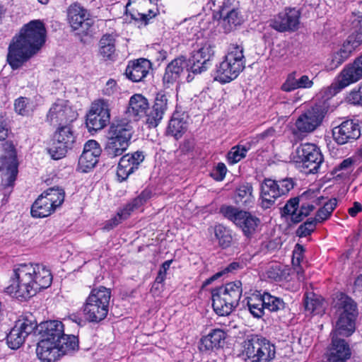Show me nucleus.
I'll return each mask as SVG.
<instances>
[{
	"label": "nucleus",
	"instance_id": "nucleus-57",
	"mask_svg": "<svg viewBox=\"0 0 362 362\" xmlns=\"http://www.w3.org/2000/svg\"><path fill=\"white\" fill-rule=\"evenodd\" d=\"M119 88L114 79H109L103 89V93L107 96H112L117 93Z\"/></svg>",
	"mask_w": 362,
	"mask_h": 362
},
{
	"label": "nucleus",
	"instance_id": "nucleus-19",
	"mask_svg": "<svg viewBox=\"0 0 362 362\" xmlns=\"http://www.w3.org/2000/svg\"><path fill=\"white\" fill-rule=\"evenodd\" d=\"M214 54V51L209 44H204L199 49L194 50L189 59L190 66L187 71L193 74H200L206 71L211 65V59Z\"/></svg>",
	"mask_w": 362,
	"mask_h": 362
},
{
	"label": "nucleus",
	"instance_id": "nucleus-52",
	"mask_svg": "<svg viewBox=\"0 0 362 362\" xmlns=\"http://www.w3.org/2000/svg\"><path fill=\"white\" fill-rule=\"evenodd\" d=\"M316 220L308 219L305 222L299 226L296 231V235L302 238L310 235L315 229Z\"/></svg>",
	"mask_w": 362,
	"mask_h": 362
},
{
	"label": "nucleus",
	"instance_id": "nucleus-11",
	"mask_svg": "<svg viewBox=\"0 0 362 362\" xmlns=\"http://www.w3.org/2000/svg\"><path fill=\"white\" fill-rule=\"evenodd\" d=\"M76 144V135L70 124L59 126L54 134L52 146L48 152L54 160L64 158Z\"/></svg>",
	"mask_w": 362,
	"mask_h": 362
},
{
	"label": "nucleus",
	"instance_id": "nucleus-53",
	"mask_svg": "<svg viewBox=\"0 0 362 362\" xmlns=\"http://www.w3.org/2000/svg\"><path fill=\"white\" fill-rule=\"evenodd\" d=\"M351 29L354 30L351 35H362V12H353L350 17Z\"/></svg>",
	"mask_w": 362,
	"mask_h": 362
},
{
	"label": "nucleus",
	"instance_id": "nucleus-58",
	"mask_svg": "<svg viewBox=\"0 0 362 362\" xmlns=\"http://www.w3.org/2000/svg\"><path fill=\"white\" fill-rule=\"evenodd\" d=\"M83 151H90L93 154L100 155V148L98 143L95 140H89L85 144Z\"/></svg>",
	"mask_w": 362,
	"mask_h": 362
},
{
	"label": "nucleus",
	"instance_id": "nucleus-42",
	"mask_svg": "<svg viewBox=\"0 0 362 362\" xmlns=\"http://www.w3.org/2000/svg\"><path fill=\"white\" fill-rule=\"evenodd\" d=\"M322 204L323 206L317 211L315 218H311L313 220H316V223H322L329 218L337 205V199L332 198L326 202H322Z\"/></svg>",
	"mask_w": 362,
	"mask_h": 362
},
{
	"label": "nucleus",
	"instance_id": "nucleus-63",
	"mask_svg": "<svg viewBox=\"0 0 362 362\" xmlns=\"http://www.w3.org/2000/svg\"><path fill=\"white\" fill-rule=\"evenodd\" d=\"M242 268V264L238 262H233L229 264L223 270V274L228 272H233L239 269Z\"/></svg>",
	"mask_w": 362,
	"mask_h": 362
},
{
	"label": "nucleus",
	"instance_id": "nucleus-8",
	"mask_svg": "<svg viewBox=\"0 0 362 362\" xmlns=\"http://www.w3.org/2000/svg\"><path fill=\"white\" fill-rule=\"evenodd\" d=\"M243 347V353L250 362H271L275 358V346L260 335L247 336Z\"/></svg>",
	"mask_w": 362,
	"mask_h": 362
},
{
	"label": "nucleus",
	"instance_id": "nucleus-24",
	"mask_svg": "<svg viewBox=\"0 0 362 362\" xmlns=\"http://www.w3.org/2000/svg\"><path fill=\"white\" fill-rule=\"evenodd\" d=\"M151 191L147 189L144 190L137 197L127 204L119 212L117 213L119 219L116 217L111 219L105 228L107 229L112 228L120 223V220L127 219L134 209H138L146 203L147 200L151 198Z\"/></svg>",
	"mask_w": 362,
	"mask_h": 362
},
{
	"label": "nucleus",
	"instance_id": "nucleus-10",
	"mask_svg": "<svg viewBox=\"0 0 362 362\" xmlns=\"http://www.w3.org/2000/svg\"><path fill=\"white\" fill-rule=\"evenodd\" d=\"M295 163L307 170V173H316L323 162V156L320 148L313 144H300L293 156Z\"/></svg>",
	"mask_w": 362,
	"mask_h": 362
},
{
	"label": "nucleus",
	"instance_id": "nucleus-23",
	"mask_svg": "<svg viewBox=\"0 0 362 362\" xmlns=\"http://www.w3.org/2000/svg\"><path fill=\"white\" fill-rule=\"evenodd\" d=\"M362 43V35H350L344 42L341 48L333 55L332 67H337L344 63L352 52Z\"/></svg>",
	"mask_w": 362,
	"mask_h": 362
},
{
	"label": "nucleus",
	"instance_id": "nucleus-60",
	"mask_svg": "<svg viewBox=\"0 0 362 362\" xmlns=\"http://www.w3.org/2000/svg\"><path fill=\"white\" fill-rule=\"evenodd\" d=\"M26 98H20L17 99L15 102L14 107L15 110L18 114L20 115H25V108H26V103H25Z\"/></svg>",
	"mask_w": 362,
	"mask_h": 362
},
{
	"label": "nucleus",
	"instance_id": "nucleus-2",
	"mask_svg": "<svg viewBox=\"0 0 362 362\" xmlns=\"http://www.w3.org/2000/svg\"><path fill=\"white\" fill-rule=\"evenodd\" d=\"M41 327L42 339L37 343L36 354L42 362H54L60 356L78 349V338L65 334L62 322L47 321Z\"/></svg>",
	"mask_w": 362,
	"mask_h": 362
},
{
	"label": "nucleus",
	"instance_id": "nucleus-18",
	"mask_svg": "<svg viewBox=\"0 0 362 362\" xmlns=\"http://www.w3.org/2000/svg\"><path fill=\"white\" fill-rule=\"evenodd\" d=\"M77 112L64 100H57L50 107L47 120L50 124H70L77 118Z\"/></svg>",
	"mask_w": 362,
	"mask_h": 362
},
{
	"label": "nucleus",
	"instance_id": "nucleus-21",
	"mask_svg": "<svg viewBox=\"0 0 362 362\" xmlns=\"http://www.w3.org/2000/svg\"><path fill=\"white\" fill-rule=\"evenodd\" d=\"M315 205L310 203H301L299 208L298 197H293L288 199L285 206L281 209V215L282 217L288 216H291V221L293 223H298L303 220L304 218L310 215L315 209Z\"/></svg>",
	"mask_w": 362,
	"mask_h": 362
},
{
	"label": "nucleus",
	"instance_id": "nucleus-56",
	"mask_svg": "<svg viewBox=\"0 0 362 362\" xmlns=\"http://www.w3.org/2000/svg\"><path fill=\"white\" fill-rule=\"evenodd\" d=\"M347 100L353 105H362V85L358 90H354L349 93Z\"/></svg>",
	"mask_w": 362,
	"mask_h": 362
},
{
	"label": "nucleus",
	"instance_id": "nucleus-26",
	"mask_svg": "<svg viewBox=\"0 0 362 362\" xmlns=\"http://www.w3.org/2000/svg\"><path fill=\"white\" fill-rule=\"evenodd\" d=\"M133 133V127L129 122L125 119L117 120L111 124L107 139L120 141L123 140L125 143L130 144Z\"/></svg>",
	"mask_w": 362,
	"mask_h": 362
},
{
	"label": "nucleus",
	"instance_id": "nucleus-43",
	"mask_svg": "<svg viewBox=\"0 0 362 362\" xmlns=\"http://www.w3.org/2000/svg\"><path fill=\"white\" fill-rule=\"evenodd\" d=\"M54 207L59 206L64 200V192L59 187H50L42 194Z\"/></svg>",
	"mask_w": 362,
	"mask_h": 362
},
{
	"label": "nucleus",
	"instance_id": "nucleus-44",
	"mask_svg": "<svg viewBox=\"0 0 362 362\" xmlns=\"http://www.w3.org/2000/svg\"><path fill=\"white\" fill-rule=\"evenodd\" d=\"M100 155L93 154L90 151H83L78 159V166L81 170L84 173L88 172L94 166L98 161V157Z\"/></svg>",
	"mask_w": 362,
	"mask_h": 362
},
{
	"label": "nucleus",
	"instance_id": "nucleus-25",
	"mask_svg": "<svg viewBox=\"0 0 362 362\" xmlns=\"http://www.w3.org/2000/svg\"><path fill=\"white\" fill-rule=\"evenodd\" d=\"M151 191L147 189L144 190L137 197L127 204L119 212L117 213L119 219L116 217L111 219L105 228L107 229L112 228L120 223V220L127 219L134 209H138L146 203L147 200L151 198Z\"/></svg>",
	"mask_w": 362,
	"mask_h": 362
},
{
	"label": "nucleus",
	"instance_id": "nucleus-64",
	"mask_svg": "<svg viewBox=\"0 0 362 362\" xmlns=\"http://www.w3.org/2000/svg\"><path fill=\"white\" fill-rule=\"evenodd\" d=\"M353 164V160L351 158L344 160L337 167L338 170H346L349 168Z\"/></svg>",
	"mask_w": 362,
	"mask_h": 362
},
{
	"label": "nucleus",
	"instance_id": "nucleus-17",
	"mask_svg": "<svg viewBox=\"0 0 362 362\" xmlns=\"http://www.w3.org/2000/svg\"><path fill=\"white\" fill-rule=\"evenodd\" d=\"M300 12L296 8H286L269 21V26L278 32L296 31L300 24Z\"/></svg>",
	"mask_w": 362,
	"mask_h": 362
},
{
	"label": "nucleus",
	"instance_id": "nucleus-32",
	"mask_svg": "<svg viewBox=\"0 0 362 362\" xmlns=\"http://www.w3.org/2000/svg\"><path fill=\"white\" fill-rule=\"evenodd\" d=\"M357 316L338 315L336 323L334 334L343 337H349L351 335L356 329V319Z\"/></svg>",
	"mask_w": 362,
	"mask_h": 362
},
{
	"label": "nucleus",
	"instance_id": "nucleus-61",
	"mask_svg": "<svg viewBox=\"0 0 362 362\" xmlns=\"http://www.w3.org/2000/svg\"><path fill=\"white\" fill-rule=\"evenodd\" d=\"M304 252V248L300 244H296L295 247V250L293 251V259H292V264L295 266L296 261H301L303 259V252Z\"/></svg>",
	"mask_w": 362,
	"mask_h": 362
},
{
	"label": "nucleus",
	"instance_id": "nucleus-35",
	"mask_svg": "<svg viewBox=\"0 0 362 362\" xmlns=\"http://www.w3.org/2000/svg\"><path fill=\"white\" fill-rule=\"evenodd\" d=\"M56 208L49 202L42 194L40 195L31 207V214L35 218H43L49 216Z\"/></svg>",
	"mask_w": 362,
	"mask_h": 362
},
{
	"label": "nucleus",
	"instance_id": "nucleus-29",
	"mask_svg": "<svg viewBox=\"0 0 362 362\" xmlns=\"http://www.w3.org/2000/svg\"><path fill=\"white\" fill-rule=\"evenodd\" d=\"M334 308L338 315L358 316L357 303L349 296L343 293H337L334 299Z\"/></svg>",
	"mask_w": 362,
	"mask_h": 362
},
{
	"label": "nucleus",
	"instance_id": "nucleus-5",
	"mask_svg": "<svg viewBox=\"0 0 362 362\" xmlns=\"http://www.w3.org/2000/svg\"><path fill=\"white\" fill-rule=\"evenodd\" d=\"M242 283L235 281L212 290V307L220 316L230 315L238 305L242 296Z\"/></svg>",
	"mask_w": 362,
	"mask_h": 362
},
{
	"label": "nucleus",
	"instance_id": "nucleus-33",
	"mask_svg": "<svg viewBox=\"0 0 362 362\" xmlns=\"http://www.w3.org/2000/svg\"><path fill=\"white\" fill-rule=\"evenodd\" d=\"M115 41L116 35L113 33L105 34L100 38L99 52L105 60H112L114 59L116 51Z\"/></svg>",
	"mask_w": 362,
	"mask_h": 362
},
{
	"label": "nucleus",
	"instance_id": "nucleus-54",
	"mask_svg": "<svg viewBox=\"0 0 362 362\" xmlns=\"http://www.w3.org/2000/svg\"><path fill=\"white\" fill-rule=\"evenodd\" d=\"M127 158L129 157L130 159L127 160L131 167H132L133 173L138 169L139 165L143 162L144 160V156L141 151H136L133 153H127L125 155Z\"/></svg>",
	"mask_w": 362,
	"mask_h": 362
},
{
	"label": "nucleus",
	"instance_id": "nucleus-13",
	"mask_svg": "<svg viewBox=\"0 0 362 362\" xmlns=\"http://www.w3.org/2000/svg\"><path fill=\"white\" fill-rule=\"evenodd\" d=\"M362 78V54L352 64L346 66L329 87L331 95H336L342 89Z\"/></svg>",
	"mask_w": 362,
	"mask_h": 362
},
{
	"label": "nucleus",
	"instance_id": "nucleus-46",
	"mask_svg": "<svg viewBox=\"0 0 362 362\" xmlns=\"http://www.w3.org/2000/svg\"><path fill=\"white\" fill-rule=\"evenodd\" d=\"M252 187L251 185H245L240 186L235 196V202L236 204H242L247 205L252 202Z\"/></svg>",
	"mask_w": 362,
	"mask_h": 362
},
{
	"label": "nucleus",
	"instance_id": "nucleus-50",
	"mask_svg": "<svg viewBox=\"0 0 362 362\" xmlns=\"http://www.w3.org/2000/svg\"><path fill=\"white\" fill-rule=\"evenodd\" d=\"M249 148L243 145L233 146L228 153L227 158L230 163H236L246 156Z\"/></svg>",
	"mask_w": 362,
	"mask_h": 362
},
{
	"label": "nucleus",
	"instance_id": "nucleus-27",
	"mask_svg": "<svg viewBox=\"0 0 362 362\" xmlns=\"http://www.w3.org/2000/svg\"><path fill=\"white\" fill-rule=\"evenodd\" d=\"M151 69V62L145 58H140L129 62L125 74L133 82H139L146 76Z\"/></svg>",
	"mask_w": 362,
	"mask_h": 362
},
{
	"label": "nucleus",
	"instance_id": "nucleus-45",
	"mask_svg": "<svg viewBox=\"0 0 362 362\" xmlns=\"http://www.w3.org/2000/svg\"><path fill=\"white\" fill-rule=\"evenodd\" d=\"M214 234L220 246L223 248H226L230 245L232 242L230 232L223 225L218 224L215 226Z\"/></svg>",
	"mask_w": 362,
	"mask_h": 362
},
{
	"label": "nucleus",
	"instance_id": "nucleus-14",
	"mask_svg": "<svg viewBox=\"0 0 362 362\" xmlns=\"http://www.w3.org/2000/svg\"><path fill=\"white\" fill-rule=\"evenodd\" d=\"M67 18L71 27L78 31V35H87L91 32L93 20L79 3L74 2L69 6Z\"/></svg>",
	"mask_w": 362,
	"mask_h": 362
},
{
	"label": "nucleus",
	"instance_id": "nucleus-1",
	"mask_svg": "<svg viewBox=\"0 0 362 362\" xmlns=\"http://www.w3.org/2000/svg\"><path fill=\"white\" fill-rule=\"evenodd\" d=\"M52 275L45 265L23 263L16 265L11 284L6 291L19 300H27L36 293L50 286Z\"/></svg>",
	"mask_w": 362,
	"mask_h": 362
},
{
	"label": "nucleus",
	"instance_id": "nucleus-39",
	"mask_svg": "<svg viewBox=\"0 0 362 362\" xmlns=\"http://www.w3.org/2000/svg\"><path fill=\"white\" fill-rule=\"evenodd\" d=\"M186 130V121L183 118L173 116L168 126V134L175 137L176 139H178L182 137Z\"/></svg>",
	"mask_w": 362,
	"mask_h": 362
},
{
	"label": "nucleus",
	"instance_id": "nucleus-62",
	"mask_svg": "<svg viewBox=\"0 0 362 362\" xmlns=\"http://www.w3.org/2000/svg\"><path fill=\"white\" fill-rule=\"evenodd\" d=\"M361 211L362 205L359 202H355L353 206L349 209L348 212L351 217H355Z\"/></svg>",
	"mask_w": 362,
	"mask_h": 362
},
{
	"label": "nucleus",
	"instance_id": "nucleus-37",
	"mask_svg": "<svg viewBox=\"0 0 362 362\" xmlns=\"http://www.w3.org/2000/svg\"><path fill=\"white\" fill-rule=\"evenodd\" d=\"M247 305L250 313L256 318H260L265 314L263 294L253 293L247 297Z\"/></svg>",
	"mask_w": 362,
	"mask_h": 362
},
{
	"label": "nucleus",
	"instance_id": "nucleus-16",
	"mask_svg": "<svg viewBox=\"0 0 362 362\" xmlns=\"http://www.w3.org/2000/svg\"><path fill=\"white\" fill-rule=\"evenodd\" d=\"M37 327L36 322L28 317L18 320L6 336V342L11 349H18L26 337Z\"/></svg>",
	"mask_w": 362,
	"mask_h": 362
},
{
	"label": "nucleus",
	"instance_id": "nucleus-36",
	"mask_svg": "<svg viewBox=\"0 0 362 362\" xmlns=\"http://www.w3.org/2000/svg\"><path fill=\"white\" fill-rule=\"evenodd\" d=\"M152 2V0H129L128 3L126 5V13H127L129 11V7L134 4L135 8H133V13H130V16L132 19L135 21H144L145 23H147V21L152 17V11L151 9L148 10V13H141L139 11V9H141L140 6H149Z\"/></svg>",
	"mask_w": 362,
	"mask_h": 362
},
{
	"label": "nucleus",
	"instance_id": "nucleus-22",
	"mask_svg": "<svg viewBox=\"0 0 362 362\" xmlns=\"http://www.w3.org/2000/svg\"><path fill=\"white\" fill-rule=\"evenodd\" d=\"M334 141L340 145L353 142L361 136V128L358 122L352 119L344 121L332 129Z\"/></svg>",
	"mask_w": 362,
	"mask_h": 362
},
{
	"label": "nucleus",
	"instance_id": "nucleus-9",
	"mask_svg": "<svg viewBox=\"0 0 362 362\" xmlns=\"http://www.w3.org/2000/svg\"><path fill=\"white\" fill-rule=\"evenodd\" d=\"M294 181L291 178H284L279 180L265 178L261 184V206L264 209L271 208L276 200L286 195L294 187Z\"/></svg>",
	"mask_w": 362,
	"mask_h": 362
},
{
	"label": "nucleus",
	"instance_id": "nucleus-59",
	"mask_svg": "<svg viewBox=\"0 0 362 362\" xmlns=\"http://www.w3.org/2000/svg\"><path fill=\"white\" fill-rule=\"evenodd\" d=\"M8 135V124L6 119L0 115V141H4Z\"/></svg>",
	"mask_w": 362,
	"mask_h": 362
},
{
	"label": "nucleus",
	"instance_id": "nucleus-49",
	"mask_svg": "<svg viewBox=\"0 0 362 362\" xmlns=\"http://www.w3.org/2000/svg\"><path fill=\"white\" fill-rule=\"evenodd\" d=\"M130 158L124 155L120 158L118 163L117 176L120 182L126 180L133 173L132 167L127 161Z\"/></svg>",
	"mask_w": 362,
	"mask_h": 362
},
{
	"label": "nucleus",
	"instance_id": "nucleus-15",
	"mask_svg": "<svg viewBox=\"0 0 362 362\" xmlns=\"http://www.w3.org/2000/svg\"><path fill=\"white\" fill-rule=\"evenodd\" d=\"M327 112L325 104H316L302 114L296 122L297 129L303 133L313 132L322 123Z\"/></svg>",
	"mask_w": 362,
	"mask_h": 362
},
{
	"label": "nucleus",
	"instance_id": "nucleus-28",
	"mask_svg": "<svg viewBox=\"0 0 362 362\" xmlns=\"http://www.w3.org/2000/svg\"><path fill=\"white\" fill-rule=\"evenodd\" d=\"M226 333L221 329H213L208 335L202 338L199 349L202 352H209L223 346Z\"/></svg>",
	"mask_w": 362,
	"mask_h": 362
},
{
	"label": "nucleus",
	"instance_id": "nucleus-20",
	"mask_svg": "<svg viewBox=\"0 0 362 362\" xmlns=\"http://www.w3.org/2000/svg\"><path fill=\"white\" fill-rule=\"evenodd\" d=\"M110 122V111L107 105L100 101L93 103L86 116L88 130L98 131L104 128Z\"/></svg>",
	"mask_w": 362,
	"mask_h": 362
},
{
	"label": "nucleus",
	"instance_id": "nucleus-38",
	"mask_svg": "<svg viewBox=\"0 0 362 362\" xmlns=\"http://www.w3.org/2000/svg\"><path fill=\"white\" fill-rule=\"evenodd\" d=\"M321 298L313 293H306L304 296V308L310 314H320L323 310Z\"/></svg>",
	"mask_w": 362,
	"mask_h": 362
},
{
	"label": "nucleus",
	"instance_id": "nucleus-3",
	"mask_svg": "<svg viewBox=\"0 0 362 362\" xmlns=\"http://www.w3.org/2000/svg\"><path fill=\"white\" fill-rule=\"evenodd\" d=\"M46 29L40 20L25 24L8 47L7 61L13 69L21 67L35 54L45 42Z\"/></svg>",
	"mask_w": 362,
	"mask_h": 362
},
{
	"label": "nucleus",
	"instance_id": "nucleus-30",
	"mask_svg": "<svg viewBox=\"0 0 362 362\" xmlns=\"http://www.w3.org/2000/svg\"><path fill=\"white\" fill-rule=\"evenodd\" d=\"M351 356V350L344 340L332 337V347L327 355V362H345Z\"/></svg>",
	"mask_w": 362,
	"mask_h": 362
},
{
	"label": "nucleus",
	"instance_id": "nucleus-41",
	"mask_svg": "<svg viewBox=\"0 0 362 362\" xmlns=\"http://www.w3.org/2000/svg\"><path fill=\"white\" fill-rule=\"evenodd\" d=\"M129 144L123 140L120 141L107 139L105 151L110 158H115L121 156L128 148Z\"/></svg>",
	"mask_w": 362,
	"mask_h": 362
},
{
	"label": "nucleus",
	"instance_id": "nucleus-48",
	"mask_svg": "<svg viewBox=\"0 0 362 362\" xmlns=\"http://www.w3.org/2000/svg\"><path fill=\"white\" fill-rule=\"evenodd\" d=\"M5 160H8L6 162L7 165L5 167L0 166V171H3L6 168V173L5 175L7 176V185H10L14 182L17 175V163L16 160V156L14 155H10L8 158L6 157Z\"/></svg>",
	"mask_w": 362,
	"mask_h": 362
},
{
	"label": "nucleus",
	"instance_id": "nucleus-6",
	"mask_svg": "<svg viewBox=\"0 0 362 362\" xmlns=\"http://www.w3.org/2000/svg\"><path fill=\"white\" fill-rule=\"evenodd\" d=\"M243 47L231 45L225 59L216 68L214 79L221 83L235 79L245 67Z\"/></svg>",
	"mask_w": 362,
	"mask_h": 362
},
{
	"label": "nucleus",
	"instance_id": "nucleus-34",
	"mask_svg": "<svg viewBox=\"0 0 362 362\" xmlns=\"http://www.w3.org/2000/svg\"><path fill=\"white\" fill-rule=\"evenodd\" d=\"M296 72L290 74L286 81L283 83L281 89L286 92H290L298 88H310L313 86L312 79L306 75L301 76L299 78H295Z\"/></svg>",
	"mask_w": 362,
	"mask_h": 362
},
{
	"label": "nucleus",
	"instance_id": "nucleus-51",
	"mask_svg": "<svg viewBox=\"0 0 362 362\" xmlns=\"http://www.w3.org/2000/svg\"><path fill=\"white\" fill-rule=\"evenodd\" d=\"M319 192L314 190H308L304 192L300 197L299 203H310L313 204L315 206H320L322 204V201L325 199L324 197L318 196Z\"/></svg>",
	"mask_w": 362,
	"mask_h": 362
},
{
	"label": "nucleus",
	"instance_id": "nucleus-31",
	"mask_svg": "<svg viewBox=\"0 0 362 362\" xmlns=\"http://www.w3.org/2000/svg\"><path fill=\"white\" fill-rule=\"evenodd\" d=\"M187 64L185 57H180L173 59L170 64H168L165 74L163 77V81L165 85L173 83L180 76L181 74L184 71Z\"/></svg>",
	"mask_w": 362,
	"mask_h": 362
},
{
	"label": "nucleus",
	"instance_id": "nucleus-40",
	"mask_svg": "<svg viewBox=\"0 0 362 362\" xmlns=\"http://www.w3.org/2000/svg\"><path fill=\"white\" fill-rule=\"evenodd\" d=\"M263 297L265 310L271 313H278L286 308V303L279 297L272 296L267 292L263 293Z\"/></svg>",
	"mask_w": 362,
	"mask_h": 362
},
{
	"label": "nucleus",
	"instance_id": "nucleus-4",
	"mask_svg": "<svg viewBox=\"0 0 362 362\" xmlns=\"http://www.w3.org/2000/svg\"><path fill=\"white\" fill-rule=\"evenodd\" d=\"M168 104L169 96L159 92L156 94L152 108L149 110L148 100L141 94H135L129 100L128 112L135 117L145 115L149 127H156L163 119Z\"/></svg>",
	"mask_w": 362,
	"mask_h": 362
},
{
	"label": "nucleus",
	"instance_id": "nucleus-47",
	"mask_svg": "<svg viewBox=\"0 0 362 362\" xmlns=\"http://www.w3.org/2000/svg\"><path fill=\"white\" fill-rule=\"evenodd\" d=\"M242 19L239 11L236 8H232L226 12V15L223 18L225 30L228 32L233 28L241 23Z\"/></svg>",
	"mask_w": 362,
	"mask_h": 362
},
{
	"label": "nucleus",
	"instance_id": "nucleus-55",
	"mask_svg": "<svg viewBox=\"0 0 362 362\" xmlns=\"http://www.w3.org/2000/svg\"><path fill=\"white\" fill-rule=\"evenodd\" d=\"M226 172L227 168L226 165L223 163H218L211 172L210 175L216 181H221L224 179Z\"/></svg>",
	"mask_w": 362,
	"mask_h": 362
},
{
	"label": "nucleus",
	"instance_id": "nucleus-7",
	"mask_svg": "<svg viewBox=\"0 0 362 362\" xmlns=\"http://www.w3.org/2000/svg\"><path fill=\"white\" fill-rule=\"evenodd\" d=\"M110 298V289L104 286L91 291L83 305V313L88 321L100 322L107 317Z\"/></svg>",
	"mask_w": 362,
	"mask_h": 362
},
{
	"label": "nucleus",
	"instance_id": "nucleus-12",
	"mask_svg": "<svg viewBox=\"0 0 362 362\" xmlns=\"http://www.w3.org/2000/svg\"><path fill=\"white\" fill-rule=\"evenodd\" d=\"M220 212L224 217L240 228L247 237L255 233L260 223V220L257 216L232 206L223 205L220 208Z\"/></svg>",
	"mask_w": 362,
	"mask_h": 362
}]
</instances>
